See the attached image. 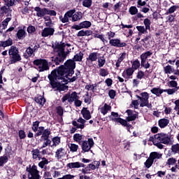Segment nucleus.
Masks as SVG:
<instances>
[{"mask_svg": "<svg viewBox=\"0 0 179 179\" xmlns=\"http://www.w3.org/2000/svg\"><path fill=\"white\" fill-rule=\"evenodd\" d=\"M75 13H76V12H75V9H72V10H69L68 11H66V13H65V15H64V17H72L73 16V15H75Z\"/></svg>", "mask_w": 179, "mask_h": 179, "instance_id": "5fc2aeb1", "label": "nucleus"}, {"mask_svg": "<svg viewBox=\"0 0 179 179\" xmlns=\"http://www.w3.org/2000/svg\"><path fill=\"white\" fill-rule=\"evenodd\" d=\"M74 73H66V72H50L48 75V80H49V85L52 90L57 89V91L61 92L68 90V86L65 85L68 84V80L64 78L71 76ZM59 80L65 83V84L61 83Z\"/></svg>", "mask_w": 179, "mask_h": 179, "instance_id": "f257e3e1", "label": "nucleus"}, {"mask_svg": "<svg viewBox=\"0 0 179 179\" xmlns=\"http://www.w3.org/2000/svg\"><path fill=\"white\" fill-rule=\"evenodd\" d=\"M26 172H28V179H40L41 176L39 175V171L36 165L31 164L26 167Z\"/></svg>", "mask_w": 179, "mask_h": 179, "instance_id": "1a4fd4ad", "label": "nucleus"}, {"mask_svg": "<svg viewBox=\"0 0 179 179\" xmlns=\"http://www.w3.org/2000/svg\"><path fill=\"white\" fill-rule=\"evenodd\" d=\"M108 40L110 41L109 43L111 47H115L116 48L127 47V43L124 42H121V41L118 38H110Z\"/></svg>", "mask_w": 179, "mask_h": 179, "instance_id": "ddd939ff", "label": "nucleus"}, {"mask_svg": "<svg viewBox=\"0 0 179 179\" xmlns=\"http://www.w3.org/2000/svg\"><path fill=\"white\" fill-rule=\"evenodd\" d=\"M69 93L68 94H65V95H64V96H62V99H61V101H62V103H65V101H68V103H69Z\"/></svg>", "mask_w": 179, "mask_h": 179, "instance_id": "69168bd1", "label": "nucleus"}, {"mask_svg": "<svg viewBox=\"0 0 179 179\" xmlns=\"http://www.w3.org/2000/svg\"><path fill=\"white\" fill-rule=\"evenodd\" d=\"M125 55H127V53L122 52L121 53L120 57H118V59H117V62H115V67H117V69L120 68V64H121V62L124 61V59H125Z\"/></svg>", "mask_w": 179, "mask_h": 179, "instance_id": "473e14b6", "label": "nucleus"}, {"mask_svg": "<svg viewBox=\"0 0 179 179\" xmlns=\"http://www.w3.org/2000/svg\"><path fill=\"white\" fill-rule=\"evenodd\" d=\"M137 79L141 80L144 78V72L143 71H138L136 76Z\"/></svg>", "mask_w": 179, "mask_h": 179, "instance_id": "338daca9", "label": "nucleus"}, {"mask_svg": "<svg viewBox=\"0 0 179 179\" xmlns=\"http://www.w3.org/2000/svg\"><path fill=\"white\" fill-rule=\"evenodd\" d=\"M163 92L164 93H167V94H169V95H171V94H173L174 93H176L177 92V90H163Z\"/></svg>", "mask_w": 179, "mask_h": 179, "instance_id": "774afa93", "label": "nucleus"}, {"mask_svg": "<svg viewBox=\"0 0 179 179\" xmlns=\"http://www.w3.org/2000/svg\"><path fill=\"white\" fill-rule=\"evenodd\" d=\"M35 102L39 105L40 107H43L45 103L46 102V99L42 96H38L35 97Z\"/></svg>", "mask_w": 179, "mask_h": 179, "instance_id": "4be33fe9", "label": "nucleus"}, {"mask_svg": "<svg viewBox=\"0 0 179 179\" xmlns=\"http://www.w3.org/2000/svg\"><path fill=\"white\" fill-rule=\"evenodd\" d=\"M49 15V16H57V12L55 10H49L45 13V15Z\"/></svg>", "mask_w": 179, "mask_h": 179, "instance_id": "680f3d73", "label": "nucleus"}, {"mask_svg": "<svg viewBox=\"0 0 179 179\" xmlns=\"http://www.w3.org/2000/svg\"><path fill=\"white\" fill-rule=\"evenodd\" d=\"M83 138H84V136L81 135L80 134H75L73 136V141L78 143H83L82 141H83Z\"/></svg>", "mask_w": 179, "mask_h": 179, "instance_id": "7c9ffc66", "label": "nucleus"}, {"mask_svg": "<svg viewBox=\"0 0 179 179\" xmlns=\"http://www.w3.org/2000/svg\"><path fill=\"white\" fill-rule=\"evenodd\" d=\"M136 29L138 31V36L146 34L147 30L150 31V27L137 26L136 27Z\"/></svg>", "mask_w": 179, "mask_h": 179, "instance_id": "a211bd4d", "label": "nucleus"}, {"mask_svg": "<svg viewBox=\"0 0 179 179\" xmlns=\"http://www.w3.org/2000/svg\"><path fill=\"white\" fill-rule=\"evenodd\" d=\"M143 24H144V27H150V25H152V22H150L148 18H145L144 19Z\"/></svg>", "mask_w": 179, "mask_h": 179, "instance_id": "052dcab7", "label": "nucleus"}, {"mask_svg": "<svg viewBox=\"0 0 179 179\" xmlns=\"http://www.w3.org/2000/svg\"><path fill=\"white\" fill-rule=\"evenodd\" d=\"M171 152L179 154V143L171 145Z\"/></svg>", "mask_w": 179, "mask_h": 179, "instance_id": "37998d69", "label": "nucleus"}, {"mask_svg": "<svg viewBox=\"0 0 179 179\" xmlns=\"http://www.w3.org/2000/svg\"><path fill=\"white\" fill-rule=\"evenodd\" d=\"M53 143L52 146H57L61 143V138L59 136L52 138V141H50V143Z\"/></svg>", "mask_w": 179, "mask_h": 179, "instance_id": "e433bc0d", "label": "nucleus"}, {"mask_svg": "<svg viewBox=\"0 0 179 179\" xmlns=\"http://www.w3.org/2000/svg\"><path fill=\"white\" fill-rule=\"evenodd\" d=\"M167 85L169 86V87H176L177 86V81L171 80L167 83Z\"/></svg>", "mask_w": 179, "mask_h": 179, "instance_id": "0e129e2a", "label": "nucleus"}, {"mask_svg": "<svg viewBox=\"0 0 179 179\" xmlns=\"http://www.w3.org/2000/svg\"><path fill=\"white\" fill-rule=\"evenodd\" d=\"M92 5V0H84L83 1V6L90 8Z\"/></svg>", "mask_w": 179, "mask_h": 179, "instance_id": "a18cd8bd", "label": "nucleus"}, {"mask_svg": "<svg viewBox=\"0 0 179 179\" xmlns=\"http://www.w3.org/2000/svg\"><path fill=\"white\" fill-rule=\"evenodd\" d=\"M13 45V43L12 42V38H9L8 40L0 42V47H3V48H5L8 46H12Z\"/></svg>", "mask_w": 179, "mask_h": 179, "instance_id": "c85d7f7f", "label": "nucleus"}, {"mask_svg": "<svg viewBox=\"0 0 179 179\" xmlns=\"http://www.w3.org/2000/svg\"><path fill=\"white\" fill-rule=\"evenodd\" d=\"M127 113L128 117H126V120H124L121 117H118V113L117 112H111V115L108 116V118L114 122L120 123L124 127H127V131L130 132V129H133V125L130 124L128 122H133L136 120L138 116L137 113H133L132 110H126Z\"/></svg>", "mask_w": 179, "mask_h": 179, "instance_id": "20e7f679", "label": "nucleus"}, {"mask_svg": "<svg viewBox=\"0 0 179 179\" xmlns=\"http://www.w3.org/2000/svg\"><path fill=\"white\" fill-rule=\"evenodd\" d=\"M64 151H65L64 148H59L57 150V152H55V158L57 159H61L62 157H64L65 156Z\"/></svg>", "mask_w": 179, "mask_h": 179, "instance_id": "bb28decb", "label": "nucleus"}, {"mask_svg": "<svg viewBox=\"0 0 179 179\" xmlns=\"http://www.w3.org/2000/svg\"><path fill=\"white\" fill-rule=\"evenodd\" d=\"M91 36H92V37H94L95 38H98V39L101 40V41H102V43H105L107 41L104 38V35H103V34H99L96 33H94V34H92Z\"/></svg>", "mask_w": 179, "mask_h": 179, "instance_id": "4c0bfd02", "label": "nucleus"}, {"mask_svg": "<svg viewBox=\"0 0 179 179\" xmlns=\"http://www.w3.org/2000/svg\"><path fill=\"white\" fill-rule=\"evenodd\" d=\"M69 103H71L74 101H80V96H78L76 92H72V93L69 94Z\"/></svg>", "mask_w": 179, "mask_h": 179, "instance_id": "a878e982", "label": "nucleus"}, {"mask_svg": "<svg viewBox=\"0 0 179 179\" xmlns=\"http://www.w3.org/2000/svg\"><path fill=\"white\" fill-rule=\"evenodd\" d=\"M26 34V31L24 29H19L16 33V37L19 40H22L24 38V35Z\"/></svg>", "mask_w": 179, "mask_h": 179, "instance_id": "72a5a7b5", "label": "nucleus"}, {"mask_svg": "<svg viewBox=\"0 0 179 179\" xmlns=\"http://www.w3.org/2000/svg\"><path fill=\"white\" fill-rule=\"evenodd\" d=\"M81 115H83V117L85 120H89L91 119V113L87 108H83V110H81Z\"/></svg>", "mask_w": 179, "mask_h": 179, "instance_id": "f3484780", "label": "nucleus"}, {"mask_svg": "<svg viewBox=\"0 0 179 179\" xmlns=\"http://www.w3.org/2000/svg\"><path fill=\"white\" fill-rule=\"evenodd\" d=\"M140 66H141V61L140 62L138 59H136L134 62H131V67L128 69H138Z\"/></svg>", "mask_w": 179, "mask_h": 179, "instance_id": "2f4dec72", "label": "nucleus"}, {"mask_svg": "<svg viewBox=\"0 0 179 179\" xmlns=\"http://www.w3.org/2000/svg\"><path fill=\"white\" fill-rule=\"evenodd\" d=\"M169 120L166 118L159 120L158 124L160 129H164L169 125Z\"/></svg>", "mask_w": 179, "mask_h": 179, "instance_id": "b1692460", "label": "nucleus"}, {"mask_svg": "<svg viewBox=\"0 0 179 179\" xmlns=\"http://www.w3.org/2000/svg\"><path fill=\"white\" fill-rule=\"evenodd\" d=\"M93 34H95V33L92 32V31L91 30H85V31L81 30L78 31V33H77V36L78 37L90 36Z\"/></svg>", "mask_w": 179, "mask_h": 179, "instance_id": "6ab92c4d", "label": "nucleus"}, {"mask_svg": "<svg viewBox=\"0 0 179 179\" xmlns=\"http://www.w3.org/2000/svg\"><path fill=\"white\" fill-rule=\"evenodd\" d=\"M8 156L7 155H3L0 157V167H3V165L8 163Z\"/></svg>", "mask_w": 179, "mask_h": 179, "instance_id": "ea45409f", "label": "nucleus"}, {"mask_svg": "<svg viewBox=\"0 0 179 179\" xmlns=\"http://www.w3.org/2000/svg\"><path fill=\"white\" fill-rule=\"evenodd\" d=\"M31 152H32V159H36V157H38V156H41L40 151L38 149L33 150Z\"/></svg>", "mask_w": 179, "mask_h": 179, "instance_id": "3c124183", "label": "nucleus"}, {"mask_svg": "<svg viewBox=\"0 0 179 179\" xmlns=\"http://www.w3.org/2000/svg\"><path fill=\"white\" fill-rule=\"evenodd\" d=\"M35 134V138L41 136L39 138V142H43L41 149H43L49 145H50V139H49V136H50V131L49 129H45V131H36Z\"/></svg>", "mask_w": 179, "mask_h": 179, "instance_id": "39448f33", "label": "nucleus"}, {"mask_svg": "<svg viewBox=\"0 0 179 179\" xmlns=\"http://www.w3.org/2000/svg\"><path fill=\"white\" fill-rule=\"evenodd\" d=\"M66 59V55H55V56L49 58V62L45 59H36L34 60L33 64L38 67L39 72H44L49 70V66L54 68L64 63Z\"/></svg>", "mask_w": 179, "mask_h": 179, "instance_id": "f03ea898", "label": "nucleus"}, {"mask_svg": "<svg viewBox=\"0 0 179 179\" xmlns=\"http://www.w3.org/2000/svg\"><path fill=\"white\" fill-rule=\"evenodd\" d=\"M34 10H35V12H36V17H45V13L48 10H50L48 8H41L39 6L35 7Z\"/></svg>", "mask_w": 179, "mask_h": 179, "instance_id": "2eb2a0df", "label": "nucleus"}, {"mask_svg": "<svg viewBox=\"0 0 179 179\" xmlns=\"http://www.w3.org/2000/svg\"><path fill=\"white\" fill-rule=\"evenodd\" d=\"M108 76V71L106 69H99V76L106 77Z\"/></svg>", "mask_w": 179, "mask_h": 179, "instance_id": "8fccbe9b", "label": "nucleus"}, {"mask_svg": "<svg viewBox=\"0 0 179 179\" xmlns=\"http://www.w3.org/2000/svg\"><path fill=\"white\" fill-rule=\"evenodd\" d=\"M141 67L144 69H150V63L147 62V60H141Z\"/></svg>", "mask_w": 179, "mask_h": 179, "instance_id": "4d7b16f0", "label": "nucleus"}, {"mask_svg": "<svg viewBox=\"0 0 179 179\" xmlns=\"http://www.w3.org/2000/svg\"><path fill=\"white\" fill-rule=\"evenodd\" d=\"M66 167H68L71 169H80V162H76L68 163V164H66Z\"/></svg>", "mask_w": 179, "mask_h": 179, "instance_id": "f704fd0d", "label": "nucleus"}, {"mask_svg": "<svg viewBox=\"0 0 179 179\" xmlns=\"http://www.w3.org/2000/svg\"><path fill=\"white\" fill-rule=\"evenodd\" d=\"M176 162H177V161H176L175 158H173V157L169 158L167 159V162H166V165H167V166H173L174 164H176Z\"/></svg>", "mask_w": 179, "mask_h": 179, "instance_id": "603ef678", "label": "nucleus"}, {"mask_svg": "<svg viewBox=\"0 0 179 179\" xmlns=\"http://www.w3.org/2000/svg\"><path fill=\"white\" fill-rule=\"evenodd\" d=\"M164 73L166 74H171V73L174 72L176 70L171 68V66L167 65L164 67Z\"/></svg>", "mask_w": 179, "mask_h": 179, "instance_id": "a19ab883", "label": "nucleus"}, {"mask_svg": "<svg viewBox=\"0 0 179 179\" xmlns=\"http://www.w3.org/2000/svg\"><path fill=\"white\" fill-rule=\"evenodd\" d=\"M151 94L156 95V96L159 97L163 93V90L161 88L155 87L150 90Z\"/></svg>", "mask_w": 179, "mask_h": 179, "instance_id": "5701e85b", "label": "nucleus"}, {"mask_svg": "<svg viewBox=\"0 0 179 179\" xmlns=\"http://www.w3.org/2000/svg\"><path fill=\"white\" fill-rule=\"evenodd\" d=\"M22 0H3L4 3H6V6L12 7L16 5V3H20Z\"/></svg>", "mask_w": 179, "mask_h": 179, "instance_id": "cd10ccee", "label": "nucleus"}, {"mask_svg": "<svg viewBox=\"0 0 179 179\" xmlns=\"http://www.w3.org/2000/svg\"><path fill=\"white\" fill-rule=\"evenodd\" d=\"M69 151L72 152H76V151H78V148H79V146H78V145L71 143L69 144Z\"/></svg>", "mask_w": 179, "mask_h": 179, "instance_id": "49530a36", "label": "nucleus"}, {"mask_svg": "<svg viewBox=\"0 0 179 179\" xmlns=\"http://www.w3.org/2000/svg\"><path fill=\"white\" fill-rule=\"evenodd\" d=\"M41 122L39 121H35L32 123V131H34V132H36L37 129L39 127V124Z\"/></svg>", "mask_w": 179, "mask_h": 179, "instance_id": "864d4df0", "label": "nucleus"}, {"mask_svg": "<svg viewBox=\"0 0 179 179\" xmlns=\"http://www.w3.org/2000/svg\"><path fill=\"white\" fill-rule=\"evenodd\" d=\"M65 43H59V42H55V45H52V48L53 50H57L56 55H63L66 56V53L65 52V47H66Z\"/></svg>", "mask_w": 179, "mask_h": 179, "instance_id": "f8f14e48", "label": "nucleus"}, {"mask_svg": "<svg viewBox=\"0 0 179 179\" xmlns=\"http://www.w3.org/2000/svg\"><path fill=\"white\" fill-rule=\"evenodd\" d=\"M98 67L101 68L103 66H104V65L106 64V58L104 57V56H101L99 57H98Z\"/></svg>", "mask_w": 179, "mask_h": 179, "instance_id": "c9c22d12", "label": "nucleus"}, {"mask_svg": "<svg viewBox=\"0 0 179 179\" xmlns=\"http://www.w3.org/2000/svg\"><path fill=\"white\" fill-rule=\"evenodd\" d=\"M72 17V22H78L83 19V13L81 12L75 13V15L71 16Z\"/></svg>", "mask_w": 179, "mask_h": 179, "instance_id": "c756f323", "label": "nucleus"}, {"mask_svg": "<svg viewBox=\"0 0 179 179\" xmlns=\"http://www.w3.org/2000/svg\"><path fill=\"white\" fill-rule=\"evenodd\" d=\"M108 96H110V99H114L115 98V90H110L108 91Z\"/></svg>", "mask_w": 179, "mask_h": 179, "instance_id": "e2e57ef3", "label": "nucleus"}, {"mask_svg": "<svg viewBox=\"0 0 179 179\" xmlns=\"http://www.w3.org/2000/svg\"><path fill=\"white\" fill-rule=\"evenodd\" d=\"M138 7L136 6H131L130 8H129V13L131 15H136L137 13H138V10L137 9Z\"/></svg>", "mask_w": 179, "mask_h": 179, "instance_id": "79ce46f5", "label": "nucleus"}, {"mask_svg": "<svg viewBox=\"0 0 179 179\" xmlns=\"http://www.w3.org/2000/svg\"><path fill=\"white\" fill-rule=\"evenodd\" d=\"M78 144L81 145V149L83 150L81 153L88 152L91 150V148L94 147V140H92V138H90L88 141H83L81 143Z\"/></svg>", "mask_w": 179, "mask_h": 179, "instance_id": "9b49d317", "label": "nucleus"}, {"mask_svg": "<svg viewBox=\"0 0 179 179\" xmlns=\"http://www.w3.org/2000/svg\"><path fill=\"white\" fill-rule=\"evenodd\" d=\"M91 25H92L91 22H90V21H84V22L80 23V25H78V26H80V27H89L90 28V27H91Z\"/></svg>", "mask_w": 179, "mask_h": 179, "instance_id": "bf43d9fd", "label": "nucleus"}, {"mask_svg": "<svg viewBox=\"0 0 179 179\" xmlns=\"http://www.w3.org/2000/svg\"><path fill=\"white\" fill-rule=\"evenodd\" d=\"M152 55H153V52L151 50L144 52V53H141V55H140V59L141 61H147V58L152 57Z\"/></svg>", "mask_w": 179, "mask_h": 179, "instance_id": "aec40b11", "label": "nucleus"}, {"mask_svg": "<svg viewBox=\"0 0 179 179\" xmlns=\"http://www.w3.org/2000/svg\"><path fill=\"white\" fill-rule=\"evenodd\" d=\"M48 164H49L48 159H46V158H43L42 159V161L38 163V166L41 169H45V166L48 165Z\"/></svg>", "mask_w": 179, "mask_h": 179, "instance_id": "58836bf2", "label": "nucleus"}, {"mask_svg": "<svg viewBox=\"0 0 179 179\" xmlns=\"http://www.w3.org/2000/svg\"><path fill=\"white\" fill-rule=\"evenodd\" d=\"M161 158L162 154H159L157 152H151L148 158H147V159H145V162H144V167H145V169H150V167H152V166H153L155 160L160 159Z\"/></svg>", "mask_w": 179, "mask_h": 179, "instance_id": "0eeeda50", "label": "nucleus"}, {"mask_svg": "<svg viewBox=\"0 0 179 179\" xmlns=\"http://www.w3.org/2000/svg\"><path fill=\"white\" fill-rule=\"evenodd\" d=\"M140 96L136 95V97L141 101L140 107H147V108L148 109H152V108H153V106L152 105V103H148V93L143 92L140 94Z\"/></svg>", "mask_w": 179, "mask_h": 179, "instance_id": "9d476101", "label": "nucleus"}, {"mask_svg": "<svg viewBox=\"0 0 179 179\" xmlns=\"http://www.w3.org/2000/svg\"><path fill=\"white\" fill-rule=\"evenodd\" d=\"M72 126L75 127V129H84V128L85 127V124H78L75 120L72 121Z\"/></svg>", "mask_w": 179, "mask_h": 179, "instance_id": "c03bdc74", "label": "nucleus"}, {"mask_svg": "<svg viewBox=\"0 0 179 179\" xmlns=\"http://www.w3.org/2000/svg\"><path fill=\"white\" fill-rule=\"evenodd\" d=\"M56 110H57V114L58 115V116L59 117L64 116V108H62V106H57Z\"/></svg>", "mask_w": 179, "mask_h": 179, "instance_id": "09e8293b", "label": "nucleus"}, {"mask_svg": "<svg viewBox=\"0 0 179 179\" xmlns=\"http://www.w3.org/2000/svg\"><path fill=\"white\" fill-rule=\"evenodd\" d=\"M98 53L96 52H94L92 53H90V55H88V57H87V61L90 62H96L98 59Z\"/></svg>", "mask_w": 179, "mask_h": 179, "instance_id": "412c9836", "label": "nucleus"}, {"mask_svg": "<svg viewBox=\"0 0 179 179\" xmlns=\"http://www.w3.org/2000/svg\"><path fill=\"white\" fill-rule=\"evenodd\" d=\"M111 110V106L108 105L107 103L104 104V106L101 107L100 113L102 115H106L108 113V111Z\"/></svg>", "mask_w": 179, "mask_h": 179, "instance_id": "393cba45", "label": "nucleus"}, {"mask_svg": "<svg viewBox=\"0 0 179 179\" xmlns=\"http://www.w3.org/2000/svg\"><path fill=\"white\" fill-rule=\"evenodd\" d=\"M84 57V54L82 52L80 53L73 55V59H69L65 61L64 64L57 67L50 71V73H75V68L76 66V64L75 62H82L83 58Z\"/></svg>", "mask_w": 179, "mask_h": 179, "instance_id": "7ed1b4c3", "label": "nucleus"}, {"mask_svg": "<svg viewBox=\"0 0 179 179\" xmlns=\"http://www.w3.org/2000/svg\"><path fill=\"white\" fill-rule=\"evenodd\" d=\"M17 134L19 136V139L23 140L26 138V134L24 133V130H22V129L19 130Z\"/></svg>", "mask_w": 179, "mask_h": 179, "instance_id": "6e6d98bb", "label": "nucleus"}, {"mask_svg": "<svg viewBox=\"0 0 179 179\" xmlns=\"http://www.w3.org/2000/svg\"><path fill=\"white\" fill-rule=\"evenodd\" d=\"M136 70L137 69L127 68L126 69V70H124V71H122V73L121 74V76H122V78L125 79H129L130 78L131 76H133V74L134 73V71H136Z\"/></svg>", "mask_w": 179, "mask_h": 179, "instance_id": "4468645a", "label": "nucleus"}, {"mask_svg": "<svg viewBox=\"0 0 179 179\" xmlns=\"http://www.w3.org/2000/svg\"><path fill=\"white\" fill-rule=\"evenodd\" d=\"M178 9H179V6H171L170 8H169V10H167L166 13L167 14L173 13Z\"/></svg>", "mask_w": 179, "mask_h": 179, "instance_id": "de8ad7c7", "label": "nucleus"}, {"mask_svg": "<svg viewBox=\"0 0 179 179\" xmlns=\"http://www.w3.org/2000/svg\"><path fill=\"white\" fill-rule=\"evenodd\" d=\"M149 142H155L163 143L164 145H168L170 142V137L164 133H160L155 135L154 136H151L148 138Z\"/></svg>", "mask_w": 179, "mask_h": 179, "instance_id": "423d86ee", "label": "nucleus"}, {"mask_svg": "<svg viewBox=\"0 0 179 179\" xmlns=\"http://www.w3.org/2000/svg\"><path fill=\"white\" fill-rule=\"evenodd\" d=\"M36 31V29L35 27H34L32 25L28 27V29H26V31H28V34H34Z\"/></svg>", "mask_w": 179, "mask_h": 179, "instance_id": "13d9d810", "label": "nucleus"}, {"mask_svg": "<svg viewBox=\"0 0 179 179\" xmlns=\"http://www.w3.org/2000/svg\"><path fill=\"white\" fill-rule=\"evenodd\" d=\"M54 32H55V29H54V28H50V27L43 28V30H42L41 36L42 37L54 36Z\"/></svg>", "mask_w": 179, "mask_h": 179, "instance_id": "dca6fc26", "label": "nucleus"}, {"mask_svg": "<svg viewBox=\"0 0 179 179\" xmlns=\"http://www.w3.org/2000/svg\"><path fill=\"white\" fill-rule=\"evenodd\" d=\"M9 57L10 59V64H15L22 60L20 55H19V50L15 46H11L10 49H9Z\"/></svg>", "mask_w": 179, "mask_h": 179, "instance_id": "6e6552de", "label": "nucleus"}]
</instances>
